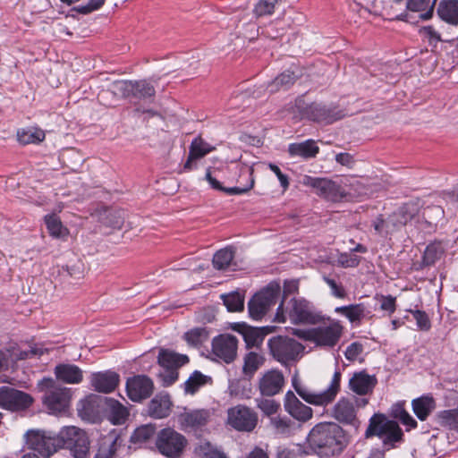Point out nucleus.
<instances>
[{"label":"nucleus","instance_id":"nucleus-13","mask_svg":"<svg viewBox=\"0 0 458 458\" xmlns=\"http://www.w3.org/2000/svg\"><path fill=\"white\" fill-rule=\"evenodd\" d=\"M25 437L29 448L44 458H49L59 449L56 435L52 432L31 429L27 431Z\"/></svg>","mask_w":458,"mask_h":458},{"label":"nucleus","instance_id":"nucleus-45","mask_svg":"<svg viewBox=\"0 0 458 458\" xmlns=\"http://www.w3.org/2000/svg\"><path fill=\"white\" fill-rule=\"evenodd\" d=\"M133 89L131 91V97L145 99L148 98H152L155 95L154 87L148 82L147 81H132Z\"/></svg>","mask_w":458,"mask_h":458},{"label":"nucleus","instance_id":"nucleus-60","mask_svg":"<svg viewBox=\"0 0 458 458\" xmlns=\"http://www.w3.org/2000/svg\"><path fill=\"white\" fill-rule=\"evenodd\" d=\"M338 262L344 267H355L360 264V259L352 253H341L338 257Z\"/></svg>","mask_w":458,"mask_h":458},{"label":"nucleus","instance_id":"nucleus-6","mask_svg":"<svg viewBox=\"0 0 458 458\" xmlns=\"http://www.w3.org/2000/svg\"><path fill=\"white\" fill-rule=\"evenodd\" d=\"M38 386L44 392L43 403L50 413L57 414L66 411L71 399L69 388L58 385L51 377L43 378Z\"/></svg>","mask_w":458,"mask_h":458},{"label":"nucleus","instance_id":"nucleus-59","mask_svg":"<svg viewBox=\"0 0 458 458\" xmlns=\"http://www.w3.org/2000/svg\"><path fill=\"white\" fill-rule=\"evenodd\" d=\"M178 369H163V371L159 373V377L164 386H169L173 385L178 379Z\"/></svg>","mask_w":458,"mask_h":458},{"label":"nucleus","instance_id":"nucleus-44","mask_svg":"<svg viewBox=\"0 0 458 458\" xmlns=\"http://www.w3.org/2000/svg\"><path fill=\"white\" fill-rule=\"evenodd\" d=\"M225 306L230 312L241 311L244 307V296L238 292L222 294Z\"/></svg>","mask_w":458,"mask_h":458},{"label":"nucleus","instance_id":"nucleus-23","mask_svg":"<svg viewBox=\"0 0 458 458\" xmlns=\"http://www.w3.org/2000/svg\"><path fill=\"white\" fill-rule=\"evenodd\" d=\"M377 384L376 376L369 375L365 370L353 373L349 379V388L358 395L371 394Z\"/></svg>","mask_w":458,"mask_h":458},{"label":"nucleus","instance_id":"nucleus-51","mask_svg":"<svg viewBox=\"0 0 458 458\" xmlns=\"http://www.w3.org/2000/svg\"><path fill=\"white\" fill-rule=\"evenodd\" d=\"M278 2L279 0H258L254 5L253 13L258 17L271 15Z\"/></svg>","mask_w":458,"mask_h":458},{"label":"nucleus","instance_id":"nucleus-2","mask_svg":"<svg viewBox=\"0 0 458 458\" xmlns=\"http://www.w3.org/2000/svg\"><path fill=\"white\" fill-rule=\"evenodd\" d=\"M302 185L315 190L316 193L321 198H345L354 197L358 191V181L353 177L340 178L333 181L327 178L312 177L303 175L300 181Z\"/></svg>","mask_w":458,"mask_h":458},{"label":"nucleus","instance_id":"nucleus-63","mask_svg":"<svg viewBox=\"0 0 458 458\" xmlns=\"http://www.w3.org/2000/svg\"><path fill=\"white\" fill-rule=\"evenodd\" d=\"M268 167L277 177L283 190L285 191L289 187V178L287 174H284L281 169L275 164L270 163Z\"/></svg>","mask_w":458,"mask_h":458},{"label":"nucleus","instance_id":"nucleus-33","mask_svg":"<svg viewBox=\"0 0 458 458\" xmlns=\"http://www.w3.org/2000/svg\"><path fill=\"white\" fill-rule=\"evenodd\" d=\"M17 140L22 145L39 144L46 138L45 131L35 126L21 128L16 133Z\"/></svg>","mask_w":458,"mask_h":458},{"label":"nucleus","instance_id":"nucleus-41","mask_svg":"<svg viewBox=\"0 0 458 458\" xmlns=\"http://www.w3.org/2000/svg\"><path fill=\"white\" fill-rule=\"evenodd\" d=\"M234 251L232 247H226L216 251L213 257L214 267L219 270L226 269L232 263Z\"/></svg>","mask_w":458,"mask_h":458},{"label":"nucleus","instance_id":"nucleus-9","mask_svg":"<svg viewBox=\"0 0 458 458\" xmlns=\"http://www.w3.org/2000/svg\"><path fill=\"white\" fill-rule=\"evenodd\" d=\"M280 292V284L271 282L267 287L257 293L248 303L250 316L255 320L261 319L271 306L276 304Z\"/></svg>","mask_w":458,"mask_h":458},{"label":"nucleus","instance_id":"nucleus-25","mask_svg":"<svg viewBox=\"0 0 458 458\" xmlns=\"http://www.w3.org/2000/svg\"><path fill=\"white\" fill-rule=\"evenodd\" d=\"M92 216L105 226L113 229H120L124 222L123 211L104 206L97 208Z\"/></svg>","mask_w":458,"mask_h":458},{"label":"nucleus","instance_id":"nucleus-7","mask_svg":"<svg viewBox=\"0 0 458 458\" xmlns=\"http://www.w3.org/2000/svg\"><path fill=\"white\" fill-rule=\"evenodd\" d=\"M56 438L59 449L66 447L75 458H88L89 441L85 431L74 426L64 427Z\"/></svg>","mask_w":458,"mask_h":458},{"label":"nucleus","instance_id":"nucleus-19","mask_svg":"<svg viewBox=\"0 0 458 458\" xmlns=\"http://www.w3.org/2000/svg\"><path fill=\"white\" fill-rule=\"evenodd\" d=\"M212 415L208 409L184 411L178 416V422L184 430L199 429L208 425Z\"/></svg>","mask_w":458,"mask_h":458},{"label":"nucleus","instance_id":"nucleus-49","mask_svg":"<svg viewBox=\"0 0 458 458\" xmlns=\"http://www.w3.org/2000/svg\"><path fill=\"white\" fill-rule=\"evenodd\" d=\"M437 418L441 426L458 428V409L442 411L438 412Z\"/></svg>","mask_w":458,"mask_h":458},{"label":"nucleus","instance_id":"nucleus-30","mask_svg":"<svg viewBox=\"0 0 458 458\" xmlns=\"http://www.w3.org/2000/svg\"><path fill=\"white\" fill-rule=\"evenodd\" d=\"M412 411L417 418L424 421L436 409V401L432 396L423 395L413 399L411 402Z\"/></svg>","mask_w":458,"mask_h":458},{"label":"nucleus","instance_id":"nucleus-50","mask_svg":"<svg viewBox=\"0 0 458 458\" xmlns=\"http://www.w3.org/2000/svg\"><path fill=\"white\" fill-rule=\"evenodd\" d=\"M392 415L394 418L398 419L404 426L410 428L417 427V421L404 410L401 404H396L393 408Z\"/></svg>","mask_w":458,"mask_h":458},{"label":"nucleus","instance_id":"nucleus-11","mask_svg":"<svg viewBox=\"0 0 458 458\" xmlns=\"http://www.w3.org/2000/svg\"><path fill=\"white\" fill-rule=\"evenodd\" d=\"M186 444L185 437L171 428L161 429L156 437L157 449L161 454L168 458L179 457L182 454Z\"/></svg>","mask_w":458,"mask_h":458},{"label":"nucleus","instance_id":"nucleus-18","mask_svg":"<svg viewBox=\"0 0 458 458\" xmlns=\"http://www.w3.org/2000/svg\"><path fill=\"white\" fill-rule=\"evenodd\" d=\"M154 389L152 380L144 375H138L128 378L126 392L128 397L133 402H140L148 398Z\"/></svg>","mask_w":458,"mask_h":458},{"label":"nucleus","instance_id":"nucleus-58","mask_svg":"<svg viewBox=\"0 0 458 458\" xmlns=\"http://www.w3.org/2000/svg\"><path fill=\"white\" fill-rule=\"evenodd\" d=\"M380 303V309L384 311L388 312L389 314H393L396 309L395 297L392 295H380L377 296Z\"/></svg>","mask_w":458,"mask_h":458},{"label":"nucleus","instance_id":"nucleus-43","mask_svg":"<svg viewBox=\"0 0 458 458\" xmlns=\"http://www.w3.org/2000/svg\"><path fill=\"white\" fill-rule=\"evenodd\" d=\"M296 76L293 72L286 71L271 81L267 89L271 93L280 89H285L294 82Z\"/></svg>","mask_w":458,"mask_h":458},{"label":"nucleus","instance_id":"nucleus-32","mask_svg":"<svg viewBox=\"0 0 458 458\" xmlns=\"http://www.w3.org/2000/svg\"><path fill=\"white\" fill-rule=\"evenodd\" d=\"M171 401L167 394L155 396L149 405V415L155 419H163L169 415L171 410Z\"/></svg>","mask_w":458,"mask_h":458},{"label":"nucleus","instance_id":"nucleus-3","mask_svg":"<svg viewBox=\"0 0 458 458\" xmlns=\"http://www.w3.org/2000/svg\"><path fill=\"white\" fill-rule=\"evenodd\" d=\"M293 334L318 347L333 348L342 336L343 326L338 320L327 318V321L310 329H294Z\"/></svg>","mask_w":458,"mask_h":458},{"label":"nucleus","instance_id":"nucleus-64","mask_svg":"<svg viewBox=\"0 0 458 458\" xmlns=\"http://www.w3.org/2000/svg\"><path fill=\"white\" fill-rule=\"evenodd\" d=\"M325 282L330 287L334 296L340 298V299L345 298V296H346L345 290L344 289L343 286L338 285L334 279L325 277Z\"/></svg>","mask_w":458,"mask_h":458},{"label":"nucleus","instance_id":"nucleus-21","mask_svg":"<svg viewBox=\"0 0 458 458\" xmlns=\"http://www.w3.org/2000/svg\"><path fill=\"white\" fill-rule=\"evenodd\" d=\"M332 416L340 423L354 427L358 425L356 407L348 398L343 397L338 400L333 407Z\"/></svg>","mask_w":458,"mask_h":458},{"label":"nucleus","instance_id":"nucleus-37","mask_svg":"<svg viewBox=\"0 0 458 458\" xmlns=\"http://www.w3.org/2000/svg\"><path fill=\"white\" fill-rule=\"evenodd\" d=\"M436 0H408L406 6L411 12H420L422 20L432 17Z\"/></svg>","mask_w":458,"mask_h":458},{"label":"nucleus","instance_id":"nucleus-20","mask_svg":"<svg viewBox=\"0 0 458 458\" xmlns=\"http://www.w3.org/2000/svg\"><path fill=\"white\" fill-rule=\"evenodd\" d=\"M284 385V377L281 371L270 369L265 372L259 381V389L262 395L277 394Z\"/></svg>","mask_w":458,"mask_h":458},{"label":"nucleus","instance_id":"nucleus-1","mask_svg":"<svg viewBox=\"0 0 458 458\" xmlns=\"http://www.w3.org/2000/svg\"><path fill=\"white\" fill-rule=\"evenodd\" d=\"M310 446L319 456H334L342 453L347 445L344 429L334 422H321L312 428L309 436Z\"/></svg>","mask_w":458,"mask_h":458},{"label":"nucleus","instance_id":"nucleus-40","mask_svg":"<svg viewBox=\"0 0 458 458\" xmlns=\"http://www.w3.org/2000/svg\"><path fill=\"white\" fill-rule=\"evenodd\" d=\"M13 361L14 365L19 360L31 359L34 357H40L44 353V350L37 345L30 347L28 350H21L17 346L9 348Z\"/></svg>","mask_w":458,"mask_h":458},{"label":"nucleus","instance_id":"nucleus-61","mask_svg":"<svg viewBox=\"0 0 458 458\" xmlns=\"http://www.w3.org/2000/svg\"><path fill=\"white\" fill-rule=\"evenodd\" d=\"M363 346L361 344L358 342L352 343L347 348L344 352L345 358L348 360H355L358 356L362 352Z\"/></svg>","mask_w":458,"mask_h":458},{"label":"nucleus","instance_id":"nucleus-34","mask_svg":"<svg viewBox=\"0 0 458 458\" xmlns=\"http://www.w3.org/2000/svg\"><path fill=\"white\" fill-rule=\"evenodd\" d=\"M106 408L109 420L114 425L123 424L129 415L128 410L117 400L106 398Z\"/></svg>","mask_w":458,"mask_h":458},{"label":"nucleus","instance_id":"nucleus-12","mask_svg":"<svg viewBox=\"0 0 458 458\" xmlns=\"http://www.w3.org/2000/svg\"><path fill=\"white\" fill-rule=\"evenodd\" d=\"M287 314L295 325H317L323 319L314 306L304 299L293 298L288 303Z\"/></svg>","mask_w":458,"mask_h":458},{"label":"nucleus","instance_id":"nucleus-42","mask_svg":"<svg viewBox=\"0 0 458 458\" xmlns=\"http://www.w3.org/2000/svg\"><path fill=\"white\" fill-rule=\"evenodd\" d=\"M208 380V377L201 372L195 370L184 382L183 387L186 394H194L203 386Z\"/></svg>","mask_w":458,"mask_h":458},{"label":"nucleus","instance_id":"nucleus-27","mask_svg":"<svg viewBox=\"0 0 458 458\" xmlns=\"http://www.w3.org/2000/svg\"><path fill=\"white\" fill-rule=\"evenodd\" d=\"M215 149L210 144L201 138H195L190 146L189 157L184 164L183 169L191 171L196 167L195 161L205 157Z\"/></svg>","mask_w":458,"mask_h":458},{"label":"nucleus","instance_id":"nucleus-29","mask_svg":"<svg viewBox=\"0 0 458 458\" xmlns=\"http://www.w3.org/2000/svg\"><path fill=\"white\" fill-rule=\"evenodd\" d=\"M158 364L163 369H178L180 367L189 362V358L185 354H180L175 352L162 349L159 352Z\"/></svg>","mask_w":458,"mask_h":458},{"label":"nucleus","instance_id":"nucleus-38","mask_svg":"<svg viewBox=\"0 0 458 458\" xmlns=\"http://www.w3.org/2000/svg\"><path fill=\"white\" fill-rule=\"evenodd\" d=\"M206 179L211 185V187L215 190H218L221 191L226 192L228 195H239L246 192L250 190L253 185V181L250 182L248 187H229L224 188L221 186L220 182L216 179V174L215 170L208 169L206 173Z\"/></svg>","mask_w":458,"mask_h":458},{"label":"nucleus","instance_id":"nucleus-10","mask_svg":"<svg viewBox=\"0 0 458 458\" xmlns=\"http://www.w3.org/2000/svg\"><path fill=\"white\" fill-rule=\"evenodd\" d=\"M267 344L273 358L282 364L297 360L304 350L296 340L282 335L270 338Z\"/></svg>","mask_w":458,"mask_h":458},{"label":"nucleus","instance_id":"nucleus-4","mask_svg":"<svg viewBox=\"0 0 458 458\" xmlns=\"http://www.w3.org/2000/svg\"><path fill=\"white\" fill-rule=\"evenodd\" d=\"M366 437H378L386 449L394 448L403 440V433L398 423L386 419L384 415H374L365 432Z\"/></svg>","mask_w":458,"mask_h":458},{"label":"nucleus","instance_id":"nucleus-48","mask_svg":"<svg viewBox=\"0 0 458 458\" xmlns=\"http://www.w3.org/2000/svg\"><path fill=\"white\" fill-rule=\"evenodd\" d=\"M199 458H227L225 454L209 442H201L195 449Z\"/></svg>","mask_w":458,"mask_h":458},{"label":"nucleus","instance_id":"nucleus-54","mask_svg":"<svg viewBox=\"0 0 458 458\" xmlns=\"http://www.w3.org/2000/svg\"><path fill=\"white\" fill-rule=\"evenodd\" d=\"M442 254L441 248L436 244H429L427 246L424 255H423V263L426 266H431L435 264V262L440 259Z\"/></svg>","mask_w":458,"mask_h":458},{"label":"nucleus","instance_id":"nucleus-47","mask_svg":"<svg viewBox=\"0 0 458 458\" xmlns=\"http://www.w3.org/2000/svg\"><path fill=\"white\" fill-rule=\"evenodd\" d=\"M263 363V358L259 353L250 352L246 354L243 364V373L251 377Z\"/></svg>","mask_w":458,"mask_h":458},{"label":"nucleus","instance_id":"nucleus-26","mask_svg":"<svg viewBox=\"0 0 458 458\" xmlns=\"http://www.w3.org/2000/svg\"><path fill=\"white\" fill-rule=\"evenodd\" d=\"M56 379L71 385L80 384L83 379V371L77 365L61 363L54 369Z\"/></svg>","mask_w":458,"mask_h":458},{"label":"nucleus","instance_id":"nucleus-56","mask_svg":"<svg viewBox=\"0 0 458 458\" xmlns=\"http://www.w3.org/2000/svg\"><path fill=\"white\" fill-rule=\"evenodd\" d=\"M153 434L154 428L151 426L144 425L135 429L131 439L133 443H141L148 440Z\"/></svg>","mask_w":458,"mask_h":458},{"label":"nucleus","instance_id":"nucleus-17","mask_svg":"<svg viewBox=\"0 0 458 458\" xmlns=\"http://www.w3.org/2000/svg\"><path fill=\"white\" fill-rule=\"evenodd\" d=\"M419 206L416 202H403L389 216V224L386 225V234H391L407 225L418 213Z\"/></svg>","mask_w":458,"mask_h":458},{"label":"nucleus","instance_id":"nucleus-8","mask_svg":"<svg viewBox=\"0 0 458 458\" xmlns=\"http://www.w3.org/2000/svg\"><path fill=\"white\" fill-rule=\"evenodd\" d=\"M293 113L296 119H309L325 123H331L344 116L342 111H335L317 103L307 105L301 98L296 100Z\"/></svg>","mask_w":458,"mask_h":458},{"label":"nucleus","instance_id":"nucleus-5","mask_svg":"<svg viewBox=\"0 0 458 458\" xmlns=\"http://www.w3.org/2000/svg\"><path fill=\"white\" fill-rule=\"evenodd\" d=\"M341 377L339 370L335 371L329 386L323 391H316L298 384L296 377L293 378V386L306 403L315 406H327L334 402L340 391Z\"/></svg>","mask_w":458,"mask_h":458},{"label":"nucleus","instance_id":"nucleus-28","mask_svg":"<svg viewBox=\"0 0 458 458\" xmlns=\"http://www.w3.org/2000/svg\"><path fill=\"white\" fill-rule=\"evenodd\" d=\"M319 151V148L313 140H307L302 142L291 143L288 146V153L292 157H301L303 159L313 158Z\"/></svg>","mask_w":458,"mask_h":458},{"label":"nucleus","instance_id":"nucleus-22","mask_svg":"<svg viewBox=\"0 0 458 458\" xmlns=\"http://www.w3.org/2000/svg\"><path fill=\"white\" fill-rule=\"evenodd\" d=\"M284 407L293 418L299 421L305 422L312 418V409L301 403L292 391L285 394Z\"/></svg>","mask_w":458,"mask_h":458},{"label":"nucleus","instance_id":"nucleus-52","mask_svg":"<svg viewBox=\"0 0 458 458\" xmlns=\"http://www.w3.org/2000/svg\"><path fill=\"white\" fill-rule=\"evenodd\" d=\"M132 89V81H117L111 85L112 92L121 98H130Z\"/></svg>","mask_w":458,"mask_h":458},{"label":"nucleus","instance_id":"nucleus-16","mask_svg":"<svg viewBox=\"0 0 458 458\" xmlns=\"http://www.w3.org/2000/svg\"><path fill=\"white\" fill-rule=\"evenodd\" d=\"M238 340L230 334H223L212 340V353L225 363L234 360L237 354Z\"/></svg>","mask_w":458,"mask_h":458},{"label":"nucleus","instance_id":"nucleus-39","mask_svg":"<svg viewBox=\"0 0 458 458\" xmlns=\"http://www.w3.org/2000/svg\"><path fill=\"white\" fill-rule=\"evenodd\" d=\"M44 219L47 231L53 238H64L68 234V230L63 225L60 218L55 214L46 215Z\"/></svg>","mask_w":458,"mask_h":458},{"label":"nucleus","instance_id":"nucleus-62","mask_svg":"<svg viewBox=\"0 0 458 458\" xmlns=\"http://www.w3.org/2000/svg\"><path fill=\"white\" fill-rule=\"evenodd\" d=\"M13 367L14 363L13 361L9 348L5 350H0V372Z\"/></svg>","mask_w":458,"mask_h":458},{"label":"nucleus","instance_id":"nucleus-55","mask_svg":"<svg viewBox=\"0 0 458 458\" xmlns=\"http://www.w3.org/2000/svg\"><path fill=\"white\" fill-rule=\"evenodd\" d=\"M256 402L258 408L267 416L276 413L280 407V404L273 399L258 398Z\"/></svg>","mask_w":458,"mask_h":458},{"label":"nucleus","instance_id":"nucleus-35","mask_svg":"<svg viewBox=\"0 0 458 458\" xmlns=\"http://www.w3.org/2000/svg\"><path fill=\"white\" fill-rule=\"evenodd\" d=\"M437 14L441 20L452 25H458V1L443 0L439 3Z\"/></svg>","mask_w":458,"mask_h":458},{"label":"nucleus","instance_id":"nucleus-36","mask_svg":"<svg viewBox=\"0 0 458 458\" xmlns=\"http://www.w3.org/2000/svg\"><path fill=\"white\" fill-rule=\"evenodd\" d=\"M365 311L366 309L362 303L340 306L335 309V313L344 315L352 324H360V322L365 317Z\"/></svg>","mask_w":458,"mask_h":458},{"label":"nucleus","instance_id":"nucleus-53","mask_svg":"<svg viewBox=\"0 0 458 458\" xmlns=\"http://www.w3.org/2000/svg\"><path fill=\"white\" fill-rule=\"evenodd\" d=\"M420 36L432 47H437L441 41L440 34L432 26H424L419 30Z\"/></svg>","mask_w":458,"mask_h":458},{"label":"nucleus","instance_id":"nucleus-14","mask_svg":"<svg viewBox=\"0 0 458 458\" xmlns=\"http://www.w3.org/2000/svg\"><path fill=\"white\" fill-rule=\"evenodd\" d=\"M227 422L238 431L250 432L257 426L258 416L250 408L244 405H236L228 410Z\"/></svg>","mask_w":458,"mask_h":458},{"label":"nucleus","instance_id":"nucleus-24","mask_svg":"<svg viewBox=\"0 0 458 458\" xmlns=\"http://www.w3.org/2000/svg\"><path fill=\"white\" fill-rule=\"evenodd\" d=\"M120 377L116 372L106 370L91 375L90 383L97 392L111 393L118 386Z\"/></svg>","mask_w":458,"mask_h":458},{"label":"nucleus","instance_id":"nucleus-15","mask_svg":"<svg viewBox=\"0 0 458 458\" xmlns=\"http://www.w3.org/2000/svg\"><path fill=\"white\" fill-rule=\"evenodd\" d=\"M33 398L27 393L13 387L4 386L0 387V407L12 411H23L29 408Z\"/></svg>","mask_w":458,"mask_h":458},{"label":"nucleus","instance_id":"nucleus-46","mask_svg":"<svg viewBox=\"0 0 458 458\" xmlns=\"http://www.w3.org/2000/svg\"><path fill=\"white\" fill-rule=\"evenodd\" d=\"M208 338V331L205 327H195L184 335L185 341L192 346L201 345Z\"/></svg>","mask_w":458,"mask_h":458},{"label":"nucleus","instance_id":"nucleus-31","mask_svg":"<svg viewBox=\"0 0 458 458\" xmlns=\"http://www.w3.org/2000/svg\"><path fill=\"white\" fill-rule=\"evenodd\" d=\"M272 330L269 327H244L242 335L248 348L259 347L264 341L265 336Z\"/></svg>","mask_w":458,"mask_h":458},{"label":"nucleus","instance_id":"nucleus-57","mask_svg":"<svg viewBox=\"0 0 458 458\" xmlns=\"http://www.w3.org/2000/svg\"><path fill=\"white\" fill-rule=\"evenodd\" d=\"M412 314L413 318L416 320L417 327L422 331H428L430 329L431 324L428 316L425 311L422 310H410Z\"/></svg>","mask_w":458,"mask_h":458}]
</instances>
